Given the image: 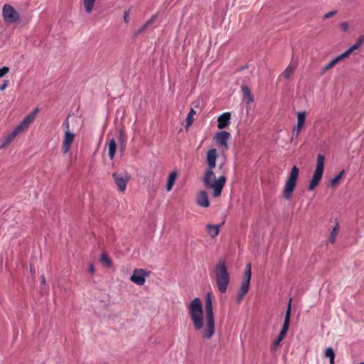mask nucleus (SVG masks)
<instances>
[{"label": "nucleus", "instance_id": "dca6fc26", "mask_svg": "<svg viewBox=\"0 0 364 364\" xmlns=\"http://www.w3.org/2000/svg\"><path fill=\"white\" fill-rule=\"evenodd\" d=\"M323 173L314 171L312 178L311 179L308 186L309 191H313L318 185L322 178Z\"/></svg>", "mask_w": 364, "mask_h": 364}, {"label": "nucleus", "instance_id": "4be33fe9", "mask_svg": "<svg viewBox=\"0 0 364 364\" xmlns=\"http://www.w3.org/2000/svg\"><path fill=\"white\" fill-rule=\"evenodd\" d=\"M117 144L114 139L109 140L108 144L109 149V156L111 159H113L116 152Z\"/></svg>", "mask_w": 364, "mask_h": 364}, {"label": "nucleus", "instance_id": "f3484780", "mask_svg": "<svg viewBox=\"0 0 364 364\" xmlns=\"http://www.w3.org/2000/svg\"><path fill=\"white\" fill-rule=\"evenodd\" d=\"M291 301V299H290V301L289 302L288 307H287V311H286V314H285L284 321V323H283V326H282V330H284L287 332V331L289 329V324H290Z\"/></svg>", "mask_w": 364, "mask_h": 364}, {"label": "nucleus", "instance_id": "ddd939ff", "mask_svg": "<svg viewBox=\"0 0 364 364\" xmlns=\"http://www.w3.org/2000/svg\"><path fill=\"white\" fill-rule=\"evenodd\" d=\"M147 276L145 270L142 269H135L133 272V274L130 277V280L137 284L143 285L146 281V277Z\"/></svg>", "mask_w": 364, "mask_h": 364}, {"label": "nucleus", "instance_id": "1a4fd4ad", "mask_svg": "<svg viewBox=\"0 0 364 364\" xmlns=\"http://www.w3.org/2000/svg\"><path fill=\"white\" fill-rule=\"evenodd\" d=\"M4 20L9 23L18 21L20 18L19 14L10 4H4L2 9Z\"/></svg>", "mask_w": 364, "mask_h": 364}, {"label": "nucleus", "instance_id": "aec40b11", "mask_svg": "<svg viewBox=\"0 0 364 364\" xmlns=\"http://www.w3.org/2000/svg\"><path fill=\"white\" fill-rule=\"evenodd\" d=\"M242 92L245 100H247V103H251L254 101V97L251 93L250 89L245 85L242 86Z\"/></svg>", "mask_w": 364, "mask_h": 364}, {"label": "nucleus", "instance_id": "c756f323", "mask_svg": "<svg viewBox=\"0 0 364 364\" xmlns=\"http://www.w3.org/2000/svg\"><path fill=\"white\" fill-rule=\"evenodd\" d=\"M324 355L326 358H328L329 360H332L333 358H335V353L331 348H327L324 351Z\"/></svg>", "mask_w": 364, "mask_h": 364}, {"label": "nucleus", "instance_id": "f704fd0d", "mask_svg": "<svg viewBox=\"0 0 364 364\" xmlns=\"http://www.w3.org/2000/svg\"><path fill=\"white\" fill-rule=\"evenodd\" d=\"M63 126L65 128V132L68 131L70 132V124H69V117H68L65 121L63 122Z\"/></svg>", "mask_w": 364, "mask_h": 364}, {"label": "nucleus", "instance_id": "37998d69", "mask_svg": "<svg viewBox=\"0 0 364 364\" xmlns=\"http://www.w3.org/2000/svg\"><path fill=\"white\" fill-rule=\"evenodd\" d=\"M334 359H335V358H333L332 360H330L331 364H334Z\"/></svg>", "mask_w": 364, "mask_h": 364}, {"label": "nucleus", "instance_id": "a878e982", "mask_svg": "<svg viewBox=\"0 0 364 364\" xmlns=\"http://www.w3.org/2000/svg\"><path fill=\"white\" fill-rule=\"evenodd\" d=\"M338 232H339V226L338 224H336V225L333 228V230H331V232L330 233V236H329V239H328L329 242H331L332 244L335 242L336 238L338 234Z\"/></svg>", "mask_w": 364, "mask_h": 364}, {"label": "nucleus", "instance_id": "7ed1b4c3", "mask_svg": "<svg viewBox=\"0 0 364 364\" xmlns=\"http://www.w3.org/2000/svg\"><path fill=\"white\" fill-rule=\"evenodd\" d=\"M38 111V109H36L34 111H33L30 114L24 118V119L15 128V129L11 133L1 139L0 141V149L6 148L18 134L27 129L29 125L34 121Z\"/></svg>", "mask_w": 364, "mask_h": 364}, {"label": "nucleus", "instance_id": "4c0bfd02", "mask_svg": "<svg viewBox=\"0 0 364 364\" xmlns=\"http://www.w3.org/2000/svg\"><path fill=\"white\" fill-rule=\"evenodd\" d=\"M87 271L91 274H93L95 273V269L92 264H89Z\"/></svg>", "mask_w": 364, "mask_h": 364}, {"label": "nucleus", "instance_id": "c9c22d12", "mask_svg": "<svg viewBox=\"0 0 364 364\" xmlns=\"http://www.w3.org/2000/svg\"><path fill=\"white\" fill-rule=\"evenodd\" d=\"M287 333V332L285 331L284 330H281L277 338L282 341L284 339V336H286Z\"/></svg>", "mask_w": 364, "mask_h": 364}, {"label": "nucleus", "instance_id": "58836bf2", "mask_svg": "<svg viewBox=\"0 0 364 364\" xmlns=\"http://www.w3.org/2000/svg\"><path fill=\"white\" fill-rule=\"evenodd\" d=\"M341 28L342 29V31H346L348 28V24L347 22H343L342 23H341Z\"/></svg>", "mask_w": 364, "mask_h": 364}, {"label": "nucleus", "instance_id": "f8f14e48", "mask_svg": "<svg viewBox=\"0 0 364 364\" xmlns=\"http://www.w3.org/2000/svg\"><path fill=\"white\" fill-rule=\"evenodd\" d=\"M306 117V112H299L297 113V124L292 131V137H297L301 132Z\"/></svg>", "mask_w": 364, "mask_h": 364}, {"label": "nucleus", "instance_id": "9d476101", "mask_svg": "<svg viewBox=\"0 0 364 364\" xmlns=\"http://www.w3.org/2000/svg\"><path fill=\"white\" fill-rule=\"evenodd\" d=\"M231 135L228 132L221 131L215 134L213 139L215 142L223 148L225 150L229 149L228 141L230 139Z\"/></svg>", "mask_w": 364, "mask_h": 364}, {"label": "nucleus", "instance_id": "6ab92c4d", "mask_svg": "<svg viewBox=\"0 0 364 364\" xmlns=\"http://www.w3.org/2000/svg\"><path fill=\"white\" fill-rule=\"evenodd\" d=\"M324 162H325L324 156L321 154H318L315 171L323 173Z\"/></svg>", "mask_w": 364, "mask_h": 364}, {"label": "nucleus", "instance_id": "f03ea898", "mask_svg": "<svg viewBox=\"0 0 364 364\" xmlns=\"http://www.w3.org/2000/svg\"><path fill=\"white\" fill-rule=\"evenodd\" d=\"M218 156L217 150L211 149L207 152V168L203 176V181L207 188L213 191V196L218 198L221 196L223 187L226 183V177L220 176L218 178H215L213 169L216 166V159Z\"/></svg>", "mask_w": 364, "mask_h": 364}, {"label": "nucleus", "instance_id": "a19ab883", "mask_svg": "<svg viewBox=\"0 0 364 364\" xmlns=\"http://www.w3.org/2000/svg\"><path fill=\"white\" fill-rule=\"evenodd\" d=\"M124 20L126 23L129 22V11L124 12Z\"/></svg>", "mask_w": 364, "mask_h": 364}, {"label": "nucleus", "instance_id": "e433bc0d", "mask_svg": "<svg viewBox=\"0 0 364 364\" xmlns=\"http://www.w3.org/2000/svg\"><path fill=\"white\" fill-rule=\"evenodd\" d=\"M287 333V332L285 331L284 330H281L277 338L282 341L284 339V336H286Z\"/></svg>", "mask_w": 364, "mask_h": 364}, {"label": "nucleus", "instance_id": "473e14b6", "mask_svg": "<svg viewBox=\"0 0 364 364\" xmlns=\"http://www.w3.org/2000/svg\"><path fill=\"white\" fill-rule=\"evenodd\" d=\"M336 13H337V11H329L323 15V18L327 19V18H331V17L334 16L336 14Z\"/></svg>", "mask_w": 364, "mask_h": 364}, {"label": "nucleus", "instance_id": "79ce46f5", "mask_svg": "<svg viewBox=\"0 0 364 364\" xmlns=\"http://www.w3.org/2000/svg\"><path fill=\"white\" fill-rule=\"evenodd\" d=\"M41 283L45 284L46 283V278L44 276L42 277Z\"/></svg>", "mask_w": 364, "mask_h": 364}, {"label": "nucleus", "instance_id": "f257e3e1", "mask_svg": "<svg viewBox=\"0 0 364 364\" xmlns=\"http://www.w3.org/2000/svg\"><path fill=\"white\" fill-rule=\"evenodd\" d=\"M188 308V314L194 329L200 332L203 338L211 339L215 333V321L211 294L208 293L205 298V323H204L203 305L200 299H193Z\"/></svg>", "mask_w": 364, "mask_h": 364}, {"label": "nucleus", "instance_id": "ea45409f", "mask_svg": "<svg viewBox=\"0 0 364 364\" xmlns=\"http://www.w3.org/2000/svg\"><path fill=\"white\" fill-rule=\"evenodd\" d=\"M9 80H5L4 82L0 86V90H4L8 86Z\"/></svg>", "mask_w": 364, "mask_h": 364}, {"label": "nucleus", "instance_id": "2f4dec72", "mask_svg": "<svg viewBox=\"0 0 364 364\" xmlns=\"http://www.w3.org/2000/svg\"><path fill=\"white\" fill-rule=\"evenodd\" d=\"M101 262L106 264L108 267H111L112 261L106 254H102L100 259Z\"/></svg>", "mask_w": 364, "mask_h": 364}, {"label": "nucleus", "instance_id": "5701e85b", "mask_svg": "<svg viewBox=\"0 0 364 364\" xmlns=\"http://www.w3.org/2000/svg\"><path fill=\"white\" fill-rule=\"evenodd\" d=\"M154 18V17L151 18L140 28L134 31V36H139V34L144 33L147 29V28L153 23Z\"/></svg>", "mask_w": 364, "mask_h": 364}, {"label": "nucleus", "instance_id": "412c9836", "mask_svg": "<svg viewBox=\"0 0 364 364\" xmlns=\"http://www.w3.org/2000/svg\"><path fill=\"white\" fill-rule=\"evenodd\" d=\"M176 177H177V173L176 171H173L168 175V182H167V185H166L167 191H170L172 189L173 184L176 181Z\"/></svg>", "mask_w": 364, "mask_h": 364}, {"label": "nucleus", "instance_id": "cd10ccee", "mask_svg": "<svg viewBox=\"0 0 364 364\" xmlns=\"http://www.w3.org/2000/svg\"><path fill=\"white\" fill-rule=\"evenodd\" d=\"M196 111L193 109H191L190 112L188 113L186 119V127H188L190 125H191V124L193 123V122L194 120L193 116L196 115Z\"/></svg>", "mask_w": 364, "mask_h": 364}, {"label": "nucleus", "instance_id": "39448f33", "mask_svg": "<svg viewBox=\"0 0 364 364\" xmlns=\"http://www.w3.org/2000/svg\"><path fill=\"white\" fill-rule=\"evenodd\" d=\"M364 41V36H361L358 38L356 43L349 48L346 52L337 56L328 64H326L322 69V73L324 74L327 70L333 68L336 64L341 62L344 59L348 58L350 55L355 50L359 48Z\"/></svg>", "mask_w": 364, "mask_h": 364}, {"label": "nucleus", "instance_id": "4468645a", "mask_svg": "<svg viewBox=\"0 0 364 364\" xmlns=\"http://www.w3.org/2000/svg\"><path fill=\"white\" fill-rule=\"evenodd\" d=\"M196 203L198 205L203 208H208L210 206V201L206 191H201L199 192L196 197Z\"/></svg>", "mask_w": 364, "mask_h": 364}, {"label": "nucleus", "instance_id": "393cba45", "mask_svg": "<svg viewBox=\"0 0 364 364\" xmlns=\"http://www.w3.org/2000/svg\"><path fill=\"white\" fill-rule=\"evenodd\" d=\"M95 1L96 0H83V5L87 14L92 12Z\"/></svg>", "mask_w": 364, "mask_h": 364}, {"label": "nucleus", "instance_id": "72a5a7b5", "mask_svg": "<svg viewBox=\"0 0 364 364\" xmlns=\"http://www.w3.org/2000/svg\"><path fill=\"white\" fill-rule=\"evenodd\" d=\"M9 71V68L6 66H4L3 68H0V77H2L6 74H7Z\"/></svg>", "mask_w": 364, "mask_h": 364}, {"label": "nucleus", "instance_id": "b1692460", "mask_svg": "<svg viewBox=\"0 0 364 364\" xmlns=\"http://www.w3.org/2000/svg\"><path fill=\"white\" fill-rule=\"evenodd\" d=\"M296 69V65H292V64H289L288 65V67L284 70V72L282 73V76L285 78V79H288L290 77V76L293 74V73L294 72Z\"/></svg>", "mask_w": 364, "mask_h": 364}, {"label": "nucleus", "instance_id": "423d86ee", "mask_svg": "<svg viewBox=\"0 0 364 364\" xmlns=\"http://www.w3.org/2000/svg\"><path fill=\"white\" fill-rule=\"evenodd\" d=\"M299 168L296 166H294L289 173L283 189V196L287 200H289L291 198L292 193L296 186V181L299 176Z\"/></svg>", "mask_w": 364, "mask_h": 364}, {"label": "nucleus", "instance_id": "bb28decb", "mask_svg": "<svg viewBox=\"0 0 364 364\" xmlns=\"http://www.w3.org/2000/svg\"><path fill=\"white\" fill-rule=\"evenodd\" d=\"M345 171L343 170L340 172L339 174H338L336 176H335L331 181V186L332 187H336L339 183L343 175L344 174Z\"/></svg>", "mask_w": 364, "mask_h": 364}, {"label": "nucleus", "instance_id": "9b49d317", "mask_svg": "<svg viewBox=\"0 0 364 364\" xmlns=\"http://www.w3.org/2000/svg\"><path fill=\"white\" fill-rule=\"evenodd\" d=\"M75 136V135L74 133L68 131L65 132L62 144V152L63 154H66L70 149L74 141Z\"/></svg>", "mask_w": 364, "mask_h": 364}, {"label": "nucleus", "instance_id": "c85d7f7f", "mask_svg": "<svg viewBox=\"0 0 364 364\" xmlns=\"http://www.w3.org/2000/svg\"><path fill=\"white\" fill-rule=\"evenodd\" d=\"M118 141H119V142L120 144L121 149H123L125 147V146H126L127 137L123 134L122 132H119V137H118Z\"/></svg>", "mask_w": 364, "mask_h": 364}, {"label": "nucleus", "instance_id": "7c9ffc66", "mask_svg": "<svg viewBox=\"0 0 364 364\" xmlns=\"http://www.w3.org/2000/svg\"><path fill=\"white\" fill-rule=\"evenodd\" d=\"M282 341L279 340V338H275L270 346V350L272 352H275L278 348V346L280 345V343Z\"/></svg>", "mask_w": 364, "mask_h": 364}, {"label": "nucleus", "instance_id": "a211bd4d", "mask_svg": "<svg viewBox=\"0 0 364 364\" xmlns=\"http://www.w3.org/2000/svg\"><path fill=\"white\" fill-rule=\"evenodd\" d=\"M220 225H206V231L208 234L212 237L215 238L219 234Z\"/></svg>", "mask_w": 364, "mask_h": 364}, {"label": "nucleus", "instance_id": "6e6552de", "mask_svg": "<svg viewBox=\"0 0 364 364\" xmlns=\"http://www.w3.org/2000/svg\"><path fill=\"white\" fill-rule=\"evenodd\" d=\"M112 178L118 190L120 192H124L127 188V183L130 180V175L127 172H114L112 173Z\"/></svg>", "mask_w": 364, "mask_h": 364}, {"label": "nucleus", "instance_id": "0eeeda50", "mask_svg": "<svg viewBox=\"0 0 364 364\" xmlns=\"http://www.w3.org/2000/svg\"><path fill=\"white\" fill-rule=\"evenodd\" d=\"M251 264L248 263L246 265L245 267V272L244 274V277L241 284V287L240 289V291L238 292V295L237 297V302L240 303L242 300L243 299L245 295L249 291V287L251 279Z\"/></svg>", "mask_w": 364, "mask_h": 364}, {"label": "nucleus", "instance_id": "c03bdc74", "mask_svg": "<svg viewBox=\"0 0 364 364\" xmlns=\"http://www.w3.org/2000/svg\"><path fill=\"white\" fill-rule=\"evenodd\" d=\"M358 364H364V363H358Z\"/></svg>", "mask_w": 364, "mask_h": 364}, {"label": "nucleus", "instance_id": "20e7f679", "mask_svg": "<svg viewBox=\"0 0 364 364\" xmlns=\"http://www.w3.org/2000/svg\"><path fill=\"white\" fill-rule=\"evenodd\" d=\"M230 280V276L226 262L224 259H220L215 266V282L218 289L221 294L227 291Z\"/></svg>", "mask_w": 364, "mask_h": 364}, {"label": "nucleus", "instance_id": "2eb2a0df", "mask_svg": "<svg viewBox=\"0 0 364 364\" xmlns=\"http://www.w3.org/2000/svg\"><path fill=\"white\" fill-rule=\"evenodd\" d=\"M230 112H225L220 114L218 118V127L220 129L228 127L230 123Z\"/></svg>", "mask_w": 364, "mask_h": 364}]
</instances>
